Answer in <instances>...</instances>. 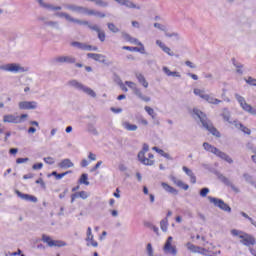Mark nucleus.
Segmentation results:
<instances>
[{"label": "nucleus", "instance_id": "nucleus-2", "mask_svg": "<svg viewBox=\"0 0 256 256\" xmlns=\"http://www.w3.org/2000/svg\"><path fill=\"white\" fill-rule=\"evenodd\" d=\"M149 151V146L147 144H143L142 150L138 153V161L145 165L146 167H153L155 165V156L152 153L148 154V158L145 156V153Z\"/></svg>", "mask_w": 256, "mask_h": 256}, {"label": "nucleus", "instance_id": "nucleus-15", "mask_svg": "<svg viewBox=\"0 0 256 256\" xmlns=\"http://www.w3.org/2000/svg\"><path fill=\"white\" fill-rule=\"evenodd\" d=\"M19 109L22 110H31L37 109V102L35 101H21L18 104Z\"/></svg>", "mask_w": 256, "mask_h": 256}, {"label": "nucleus", "instance_id": "nucleus-6", "mask_svg": "<svg viewBox=\"0 0 256 256\" xmlns=\"http://www.w3.org/2000/svg\"><path fill=\"white\" fill-rule=\"evenodd\" d=\"M208 201L214 205V207H218L221 211H225L226 213H231V207L225 203L222 199L215 198L212 196H208Z\"/></svg>", "mask_w": 256, "mask_h": 256}, {"label": "nucleus", "instance_id": "nucleus-63", "mask_svg": "<svg viewBox=\"0 0 256 256\" xmlns=\"http://www.w3.org/2000/svg\"><path fill=\"white\" fill-rule=\"evenodd\" d=\"M122 37L125 39V41H128V43H131V39H133V37H131V35L128 33H122Z\"/></svg>", "mask_w": 256, "mask_h": 256}, {"label": "nucleus", "instance_id": "nucleus-10", "mask_svg": "<svg viewBox=\"0 0 256 256\" xmlns=\"http://www.w3.org/2000/svg\"><path fill=\"white\" fill-rule=\"evenodd\" d=\"M164 253H170V255H177V248L173 246V238L169 236L163 247Z\"/></svg>", "mask_w": 256, "mask_h": 256}, {"label": "nucleus", "instance_id": "nucleus-53", "mask_svg": "<svg viewBox=\"0 0 256 256\" xmlns=\"http://www.w3.org/2000/svg\"><path fill=\"white\" fill-rule=\"evenodd\" d=\"M49 27H54V29H59V22L57 21H49L46 23Z\"/></svg>", "mask_w": 256, "mask_h": 256}, {"label": "nucleus", "instance_id": "nucleus-32", "mask_svg": "<svg viewBox=\"0 0 256 256\" xmlns=\"http://www.w3.org/2000/svg\"><path fill=\"white\" fill-rule=\"evenodd\" d=\"M172 181L175 185H177V187L184 189V191H187L189 189V186L187 184L183 183V181L179 179H176L175 177H172Z\"/></svg>", "mask_w": 256, "mask_h": 256}, {"label": "nucleus", "instance_id": "nucleus-60", "mask_svg": "<svg viewBox=\"0 0 256 256\" xmlns=\"http://www.w3.org/2000/svg\"><path fill=\"white\" fill-rule=\"evenodd\" d=\"M162 51L164 53H166L167 55H169L170 57H173V55H175V53H173V51H171V48H169L167 46Z\"/></svg>", "mask_w": 256, "mask_h": 256}, {"label": "nucleus", "instance_id": "nucleus-7", "mask_svg": "<svg viewBox=\"0 0 256 256\" xmlns=\"http://www.w3.org/2000/svg\"><path fill=\"white\" fill-rule=\"evenodd\" d=\"M64 9L77 13L78 15H87L89 8L83 6H77L75 4H63Z\"/></svg>", "mask_w": 256, "mask_h": 256}, {"label": "nucleus", "instance_id": "nucleus-35", "mask_svg": "<svg viewBox=\"0 0 256 256\" xmlns=\"http://www.w3.org/2000/svg\"><path fill=\"white\" fill-rule=\"evenodd\" d=\"M78 183L80 185H89V175L87 173L82 174Z\"/></svg>", "mask_w": 256, "mask_h": 256}, {"label": "nucleus", "instance_id": "nucleus-20", "mask_svg": "<svg viewBox=\"0 0 256 256\" xmlns=\"http://www.w3.org/2000/svg\"><path fill=\"white\" fill-rule=\"evenodd\" d=\"M120 5H123L124 7H127L128 9H137L138 11H140V9H141V5L135 4L131 0H122Z\"/></svg>", "mask_w": 256, "mask_h": 256}, {"label": "nucleus", "instance_id": "nucleus-54", "mask_svg": "<svg viewBox=\"0 0 256 256\" xmlns=\"http://www.w3.org/2000/svg\"><path fill=\"white\" fill-rule=\"evenodd\" d=\"M209 188H202L200 190V197H207V195H209Z\"/></svg>", "mask_w": 256, "mask_h": 256}, {"label": "nucleus", "instance_id": "nucleus-44", "mask_svg": "<svg viewBox=\"0 0 256 256\" xmlns=\"http://www.w3.org/2000/svg\"><path fill=\"white\" fill-rule=\"evenodd\" d=\"M87 130L89 131V133H93V135H97V128H95V124L88 123Z\"/></svg>", "mask_w": 256, "mask_h": 256}, {"label": "nucleus", "instance_id": "nucleus-14", "mask_svg": "<svg viewBox=\"0 0 256 256\" xmlns=\"http://www.w3.org/2000/svg\"><path fill=\"white\" fill-rule=\"evenodd\" d=\"M85 241H87L88 247L89 245H91L92 247H99V243L95 241V236L93 235V230L91 229V227L87 228Z\"/></svg>", "mask_w": 256, "mask_h": 256}, {"label": "nucleus", "instance_id": "nucleus-30", "mask_svg": "<svg viewBox=\"0 0 256 256\" xmlns=\"http://www.w3.org/2000/svg\"><path fill=\"white\" fill-rule=\"evenodd\" d=\"M233 125H235L236 129H240L246 135H251V129L245 127L243 124H241L237 121H234Z\"/></svg>", "mask_w": 256, "mask_h": 256}, {"label": "nucleus", "instance_id": "nucleus-58", "mask_svg": "<svg viewBox=\"0 0 256 256\" xmlns=\"http://www.w3.org/2000/svg\"><path fill=\"white\" fill-rule=\"evenodd\" d=\"M105 37H106L105 32L100 30L98 32V39L101 41V43L105 41Z\"/></svg>", "mask_w": 256, "mask_h": 256}, {"label": "nucleus", "instance_id": "nucleus-24", "mask_svg": "<svg viewBox=\"0 0 256 256\" xmlns=\"http://www.w3.org/2000/svg\"><path fill=\"white\" fill-rule=\"evenodd\" d=\"M122 49L124 51H135L136 53H141L142 55L145 54V46L139 47H131V46H123Z\"/></svg>", "mask_w": 256, "mask_h": 256}, {"label": "nucleus", "instance_id": "nucleus-45", "mask_svg": "<svg viewBox=\"0 0 256 256\" xmlns=\"http://www.w3.org/2000/svg\"><path fill=\"white\" fill-rule=\"evenodd\" d=\"M243 177H244L245 181H247V183H250L251 185H255L252 175H250L249 173H244Z\"/></svg>", "mask_w": 256, "mask_h": 256}, {"label": "nucleus", "instance_id": "nucleus-12", "mask_svg": "<svg viewBox=\"0 0 256 256\" xmlns=\"http://www.w3.org/2000/svg\"><path fill=\"white\" fill-rule=\"evenodd\" d=\"M185 246L187 250L190 251L191 253H199V255H207V249L202 248L200 246H196L191 242H187Z\"/></svg>", "mask_w": 256, "mask_h": 256}, {"label": "nucleus", "instance_id": "nucleus-33", "mask_svg": "<svg viewBox=\"0 0 256 256\" xmlns=\"http://www.w3.org/2000/svg\"><path fill=\"white\" fill-rule=\"evenodd\" d=\"M160 228L161 231L167 233V230L169 229V219L167 217L160 221Z\"/></svg>", "mask_w": 256, "mask_h": 256}, {"label": "nucleus", "instance_id": "nucleus-27", "mask_svg": "<svg viewBox=\"0 0 256 256\" xmlns=\"http://www.w3.org/2000/svg\"><path fill=\"white\" fill-rule=\"evenodd\" d=\"M133 93L134 95H136V97H138V99H141V101H145V103H149V101H151V98L143 95V92H141L139 88H137Z\"/></svg>", "mask_w": 256, "mask_h": 256}, {"label": "nucleus", "instance_id": "nucleus-28", "mask_svg": "<svg viewBox=\"0 0 256 256\" xmlns=\"http://www.w3.org/2000/svg\"><path fill=\"white\" fill-rule=\"evenodd\" d=\"M164 191H166L167 193H171L172 195H177L179 193V191H177V189L173 188V186H170L169 184L162 182L161 183Z\"/></svg>", "mask_w": 256, "mask_h": 256}, {"label": "nucleus", "instance_id": "nucleus-16", "mask_svg": "<svg viewBox=\"0 0 256 256\" xmlns=\"http://www.w3.org/2000/svg\"><path fill=\"white\" fill-rule=\"evenodd\" d=\"M17 197L22 199L23 201H29L30 203H37V197L29 194H23L21 191L16 190L15 191Z\"/></svg>", "mask_w": 256, "mask_h": 256}, {"label": "nucleus", "instance_id": "nucleus-40", "mask_svg": "<svg viewBox=\"0 0 256 256\" xmlns=\"http://www.w3.org/2000/svg\"><path fill=\"white\" fill-rule=\"evenodd\" d=\"M222 117L224 121H227L228 123H233L231 119V113H229V110L227 108L224 109V112L222 113Z\"/></svg>", "mask_w": 256, "mask_h": 256}, {"label": "nucleus", "instance_id": "nucleus-26", "mask_svg": "<svg viewBox=\"0 0 256 256\" xmlns=\"http://www.w3.org/2000/svg\"><path fill=\"white\" fill-rule=\"evenodd\" d=\"M133 93L134 95H136V97H138V99H141V101H145V103H149V101H151V98L143 95V92H141L139 88H137Z\"/></svg>", "mask_w": 256, "mask_h": 256}, {"label": "nucleus", "instance_id": "nucleus-13", "mask_svg": "<svg viewBox=\"0 0 256 256\" xmlns=\"http://www.w3.org/2000/svg\"><path fill=\"white\" fill-rule=\"evenodd\" d=\"M53 63H68L69 65H73V63H77V58L74 56H57L53 59Z\"/></svg>", "mask_w": 256, "mask_h": 256}, {"label": "nucleus", "instance_id": "nucleus-8", "mask_svg": "<svg viewBox=\"0 0 256 256\" xmlns=\"http://www.w3.org/2000/svg\"><path fill=\"white\" fill-rule=\"evenodd\" d=\"M0 71H6L8 73H21L24 71V69L19 64L10 63L1 65Z\"/></svg>", "mask_w": 256, "mask_h": 256}, {"label": "nucleus", "instance_id": "nucleus-22", "mask_svg": "<svg viewBox=\"0 0 256 256\" xmlns=\"http://www.w3.org/2000/svg\"><path fill=\"white\" fill-rule=\"evenodd\" d=\"M215 155L216 157H219L220 159H223L224 161H226V163H230V164L233 163V159L229 155H227V153L219 149L216 151Z\"/></svg>", "mask_w": 256, "mask_h": 256}, {"label": "nucleus", "instance_id": "nucleus-41", "mask_svg": "<svg viewBox=\"0 0 256 256\" xmlns=\"http://www.w3.org/2000/svg\"><path fill=\"white\" fill-rule=\"evenodd\" d=\"M69 173H71V171H66L60 174L54 171L52 172V176L55 177L57 180H61L63 179V177H65V175H69Z\"/></svg>", "mask_w": 256, "mask_h": 256}, {"label": "nucleus", "instance_id": "nucleus-36", "mask_svg": "<svg viewBox=\"0 0 256 256\" xmlns=\"http://www.w3.org/2000/svg\"><path fill=\"white\" fill-rule=\"evenodd\" d=\"M55 17H59L60 19H66V21L71 22V15L67 14L66 12H56Z\"/></svg>", "mask_w": 256, "mask_h": 256}, {"label": "nucleus", "instance_id": "nucleus-59", "mask_svg": "<svg viewBox=\"0 0 256 256\" xmlns=\"http://www.w3.org/2000/svg\"><path fill=\"white\" fill-rule=\"evenodd\" d=\"M78 195L80 199H87L89 197V193H87L86 191H80L78 192Z\"/></svg>", "mask_w": 256, "mask_h": 256}, {"label": "nucleus", "instance_id": "nucleus-17", "mask_svg": "<svg viewBox=\"0 0 256 256\" xmlns=\"http://www.w3.org/2000/svg\"><path fill=\"white\" fill-rule=\"evenodd\" d=\"M88 59H93L94 61H97L98 63H106V57L103 54H97V53H88L87 54Z\"/></svg>", "mask_w": 256, "mask_h": 256}, {"label": "nucleus", "instance_id": "nucleus-48", "mask_svg": "<svg viewBox=\"0 0 256 256\" xmlns=\"http://www.w3.org/2000/svg\"><path fill=\"white\" fill-rule=\"evenodd\" d=\"M125 85H127L129 89H132L133 92L137 89V84H135V82L125 81Z\"/></svg>", "mask_w": 256, "mask_h": 256}, {"label": "nucleus", "instance_id": "nucleus-29", "mask_svg": "<svg viewBox=\"0 0 256 256\" xmlns=\"http://www.w3.org/2000/svg\"><path fill=\"white\" fill-rule=\"evenodd\" d=\"M204 101H207V103H210V105H219V103H222L221 100L206 94V96H204Z\"/></svg>", "mask_w": 256, "mask_h": 256}, {"label": "nucleus", "instance_id": "nucleus-31", "mask_svg": "<svg viewBox=\"0 0 256 256\" xmlns=\"http://www.w3.org/2000/svg\"><path fill=\"white\" fill-rule=\"evenodd\" d=\"M203 148L205 149V151H208V153H213V155H215L219 149L207 142L203 143Z\"/></svg>", "mask_w": 256, "mask_h": 256}, {"label": "nucleus", "instance_id": "nucleus-19", "mask_svg": "<svg viewBox=\"0 0 256 256\" xmlns=\"http://www.w3.org/2000/svg\"><path fill=\"white\" fill-rule=\"evenodd\" d=\"M182 171H184V173L188 177H190V183H192L193 185H195V183H197V176H195V173H193V170L189 169L186 166H183Z\"/></svg>", "mask_w": 256, "mask_h": 256}, {"label": "nucleus", "instance_id": "nucleus-49", "mask_svg": "<svg viewBox=\"0 0 256 256\" xmlns=\"http://www.w3.org/2000/svg\"><path fill=\"white\" fill-rule=\"evenodd\" d=\"M246 83L248 85H251L252 87H256V79L253 77H248V79H245Z\"/></svg>", "mask_w": 256, "mask_h": 256}, {"label": "nucleus", "instance_id": "nucleus-18", "mask_svg": "<svg viewBox=\"0 0 256 256\" xmlns=\"http://www.w3.org/2000/svg\"><path fill=\"white\" fill-rule=\"evenodd\" d=\"M40 7L48 9L49 11H61V6H53L52 4L45 3L43 0H37Z\"/></svg>", "mask_w": 256, "mask_h": 256}, {"label": "nucleus", "instance_id": "nucleus-9", "mask_svg": "<svg viewBox=\"0 0 256 256\" xmlns=\"http://www.w3.org/2000/svg\"><path fill=\"white\" fill-rule=\"evenodd\" d=\"M42 241L44 243H47L48 247H65L67 243L61 240H52L51 237L47 235L42 236Z\"/></svg>", "mask_w": 256, "mask_h": 256}, {"label": "nucleus", "instance_id": "nucleus-3", "mask_svg": "<svg viewBox=\"0 0 256 256\" xmlns=\"http://www.w3.org/2000/svg\"><path fill=\"white\" fill-rule=\"evenodd\" d=\"M231 235H233V237H239V239H241L240 243H242V245H245V247H251V245L256 244L255 237L241 230L232 229Z\"/></svg>", "mask_w": 256, "mask_h": 256}, {"label": "nucleus", "instance_id": "nucleus-1", "mask_svg": "<svg viewBox=\"0 0 256 256\" xmlns=\"http://www.w3.org/2000/svg\"><path fill=\"white\" fill-rule=\"evenodd\" d=\"M192 117L196 121H200L202 123V126L206 131H209L214 137H221V133L217 131V128L213 127V123L207 118V115L203 113L201 110L194 108L192 112Z\"/></svg>", "mask_w": 256, "mask_h": 256}, {"label": "nucleus", "instance_id": "nucleus-43", "mask_svg": "<svg viewBox=\"0 0 256 256\" xmlns=\"http://www.w3.org/2000/svg\"><path fill=\"white\" fill-rule=\"evenodd\" d=\"M194 95H197L198 97H200L201 99H205L206 95L205 91L199 89V88H195L194 89Z\"/></svg>", "mask_w": 256, "mask_h": 256}, {"label": "nucleus", "instance_id": "nucleus-62", "mask_svg": "<svg viewBox=\"0 0 256 256\" xmlns=\"http://www.w3.org/2000/svg\"><path fill=\"white\" fill-rule=\"evenodd\" d=\"M88 159H89L90 161H97V155L94 154L93 152H89V153H88Z\"/></svg>", "mask_w": 256, "mask_h": 256}, {"label": "nucleus", "instance_id": "nucleus-4", "mask_svg": "<svg viewBox=\"0 0 256 256\" xmlns=\"http://www.w3.org/2000/svg\"><path fill=\"white\" fill-rule=\"evenodd\" d=\"M68 85L69 87L76 89V91H80L81 93H85V95H89V97H92L93 99L97 97V93H95L93 89L85 86L83 83L77 81L76 79L68 81Z\"/></svg>", "mask_w": 256, "mask_h": 256}, {"label": "nucleus", "instance_id": "nucleus-55", "mask_svg": "<svg viewBox=\"0 0 256 256\" xmlns=\"http://www.w3.org/2000/svg\"><path fill=\"white\" fill-rule=\"evenodd\" d=\"M154 27L156 29H159L160 31H167V27L163 24H159V23H154Z\"/></svg>", "mask_w": 256, "mask_h": 256}, {"label": "nucleus", "instance_id": "nucleus-34", "mask_svg": "<svg viewBox=\"0 0 256 256\" xmlns=\"http://www.w3.org/2000/svg\"><path fill=\"white\" fill-rule=\"evenodd\" d=\"M122 127H124L126 131H137V125L131 124L129 122H123Z\"/></svg>", "mask_w": 256, "mask_h": 256}, {"label": "nucleus", "instance_id": "nucleus-25", "mask_svg": "<svg viewBox=\"0 0 256 256\" xmlns=\"http://www.w3.org/2000/svg\"><path fill=\"white\" fill-rule=\"evenodd\" d=\"M136 79L138 80V83H140V85L144 86L145 89H147V87H149V82H147V80L145 79V76L141 73H136Z\"/></svg>", "mask_w": 256, "mask_h": 256}, {"label": "nucleus", "instance_id": "nucleus-37", "mask_svg": "<svg viewBox=\"0 0 256 256\" xmlns=\"http://www.w3.org/2000/svg\"><path fill=\"white\" fill-rule=\"evenodd\" d=\"M87 15H94L95 17H100L101 19L106 17L105 13L99 12V11H95L93 9H88Z\"/></svg>", "mask_w": 256, "mask_h": 256}, {"label": "nucleus", "instance_id": "nucleus-11", "mask_svg": "<svg viewBox=\"0 0 256 256\" xmlns=\"http://www.w3.org/2000/svg\"><path fill=\"white\" fill-rule=\"evenodd\" d=\"M235 99L238 101V103H239L240 107L243 109V111H246V113H251L253 106L250 104H247V101H245V97L236 93Z\"/></svg>", "mask_w": 256, "mask_h": 256}, {"label": "nucleus", "instance_id": "nucleus-21", "mask_svg": "<svg viewBox=\"0 0 256 256\" xmlns=\"http://www.w3.org/2000/svg\"><path fill=\"white\" fill-rule=\"evenodd\" d=\"M58 167H60V169H71V167H75V164L71 161V159L66 158V159H63L58 164Z\"/></svg>", "mask_w": 256, "mask_h": 256}, {"label": "nucleus", "instance_id": "nucleus-23", "mask_svg": "<svg viewBox=\"0 0 256 256\" xmlns=\"http://www.w3.org/2000/svg\"><path fill=\"white\" fill-rule=\"evenodd\" d=\"M163 73L167 75V77H178L181 78V74L177 71H171L167 66L162 68Z\"/></svg>", "mask_w": 256, "mask_h": 256}, {"label": "nucleus", "instance_id": "nucleus-39", "mask_svg": "<svg viewBox=\"0 0 256 256\" xmlns=\"http://www.w3.org/2000/svg\"><path fill=\"white\" fill-rule=\"evenodd\" d=\"M146 113H148L149 116H151V119H153L155 121L156 117H157V113H155V110L149 106H145L144 107Z\"/></svg>", "mask_w": 256, "mask_h": 256}, {"label": "nucleus", "instance_id": "nucleus-50", "mask_svg": "<svg viewBox=\"0 0 256 256\" xmlns=\"http://www.w3.org/2000/svg\"><path fill=\"white\" fill-rule=\"evenodd\" d=\"M130 43H132V45H138V47H144L143 43L141 41H139V39L137 38H133L130 40Z\"/></svg>", "mask_w": 256, "mask_h": 256}, {"label": "nucleus", "instance_id": "nucleus-64", "mask_svg": "<svg viewBox=\"0 0 256 256\" xmlns=\"http://www.w3.org/2000/svg\"><path fill=\"white\" fill-rule=\"evenodd\" d=\"M29 161V158H18L16 160L17 165H21V163H27Z\"/></svg>", "mask_w": 256, "mask_h": 256}, {"label": "nucleus", "instance_id": "nucleus-46", "mask_svg": "<svg viewBox=\"0 0 256 256\" xmlns=\"http://www.w3.org/2000/svg\"><path fill=\"white\" fill-rule=\"evenodd\" d=\"M71 46L76 47L77 49H81V51H84L85 49V43H81V42H72Z\"/></svg>", "mask_w": 256, "mask_h": 256}, {"label": "nucleus", "instance_id": "nucleus-47", "mask_svg": "<svg viewBox=\"0 0 256 256\" xmlns=\"http://www.w3.org/2000/svg\"><path fill=\"white\" fill-rule=\"evenodd\" d=\"M108 29L112 33H119V28H117V26H115L113 23H108Z\"/></svg>", "mask_w": 256, "mask_h": 256}, {"label": "nucleus", "instance_id": "nucleus-51", "mask_svg": "<svg viewBox=\"0 0 256 256\" xmlns=\"http://www.w3.org/2000/svg\"><path fill=\"white\" fill-rule=\"evenodd\" d=\"M146 252L148 256H153V245L151 243H148L146 246Z\"/></svg>", "mask_w": 256, "mask_h": 256}, {"label": "nucleus", "instance_id": "nucleus-5", "mask_svg": "<svg viewBox=\"0 0 256 256\" xmlns=\"http://www.w3.org/2000/svg\"><path fill=\"white\" fill-rule=\"evenodd\" d=\"M27 117H29L27 114H21L20 116L15 114H6L3 116V123H13L15 125H19V123H23Z\"/></svg>", "mask_w": 256, "mask_h": 256}, {"label": "nucleus", "instance_id": "nucleus-42", "mask_svg": "<svg viewBox=\"0 0 256 256\" xmlns=\"http://www.w3.org/2000/svg\"><path fill=\"white\" fill-rule=\"evenodd\" d=\"M91 3H95L98 7H108L109 3L103 1V0H88Z\"/></svg>", "mask_w": 256, "mask_h": 256}, {"label": "nucleus", "instance_id": "nucleus-38", "mask_svg": "<svg viewBox=\"0 0 256 256\" xmlns=\"http://www.w3.org/2000/svg\"><path fill=\"white\" fill-rule=\"evenodd\" d=\"M219 179L222 183H224V185H227L228 187H232V189H235V186H233L231 180H229V178H227L226 176L220 175Z\"/></svg>", "mask_w": 256, "mask_h": 256}, {"label": "nucleus", "instance_id": "nucleus-52", "mask_svg": "<svg viewBox=\"0 0 256 256\" xmlns=\"http://www.w3.org/2000/svg\"><path fill=\"white\" fill-rule=\"evenodd\" d=\"M43 161L47 165H53L55 163V158H53V157H46V158L43 159Z\"/></svg>", "mask_w": 256, "mask_h": 256}, {"label": "nucleus", "instance_id": "nucleus-61", "mask_svg": "<svg viewBox=\"0 0 256 256\" xmlns=\"http://www.w3.org/2000/svg\"><path fill=\"white\" fill-rule=\"evenodd\" d=\"M88 28L91 29V31H96V33H99L101 31V29L99 28V26L97 25H88Z\"/></svg>", "mask_w": 256, "mask_h": 256}, {"label": "nucleus", "instance_id": "nucleus-57", "mask_svg": "<svg viewBox=\"0 0 256 256\" xmlns=\"http://www.w3.org/2000/svg\"><path fill=\"white\" fill-rule=\"evenodd\" d=\"M32 169L34 171H41V169H43V163H36L32 166Z\"/></svg>", "mask_w": 256, "mask_h": 256}, {"label": "nucleus", "instance_id": "nucleus-56", "mask_svg": "<svg viewBox=\"0 0 256 256\" xmlns=\"http://www.w3.org/2000/svg\"><path fill=\"white\" fill-rule=\"evenodd\" d=\"M101 165H103V161H98V162L96 163V165L90 169V172H91V173H95V171H96L97 169H99V167H101Z\"/></svg>", "mask_w": 256, "mask_h": 256}]
</instances>
